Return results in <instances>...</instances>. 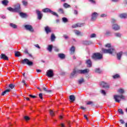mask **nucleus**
Instances as JSON below:
<instances>
[{"label":"nucleus","instance_id":"nucleus-43","mask_svg":"<svg viewBox=\"0 0 127 127\" xmlns=\"http://www.w3.org/2000/svg\"><path fill=\"white\" fill-rule=\"evenodd\" d=\"M50 114L52 117H54V116H55L54 112L52 110H50Z\"/></svg>","mask_w":127,"mask_h":127},{"label":"nucleus","instance_id":"nucleus-52","mask_svg":"<svg viewBox=\"0 0 127 127\" xmlns=\"http://www.w3.org/2000/svg\"><path fill=\"white\" fill-rule=\"evenodd\" d=\"M89 1L91 2V3H93L94 4H95V3H96V1L94 0H89Z\"/></svg>","mask_w":127,"mask_h":127},{"label":"nucleus","instance_id":"nucleus-21","mask_svg":"<svg viewBox=\"0 0 127 127\" xmlns=\"http://www.w3.org/2000/svg\"><path fill=\"white\" fill-rule=\"evenodd\" d=\"M114 35L115 36V37H118V38H121V37H122V34H121V33H115L114 34Z\"/></svg>","mask_w":127,"mask_h":127},{"label":"nucleus","instance_id":"nucleus-57","mask_svg":"<svg viewBox=\"0 0 127 127\" xmlns=\"http://www.w3.org/2000/svg\"><path fill=\"white\" fill-rule=\"evenodd\" d=\"M64 38H65V39H68L69 38V37H68V36L66 35H64Z\"/></svg>","mask_w":127,"mask_h":127},{"label":"nucleus","instance_id":"nucleus-29","mask_svg":"<svg viewBox=\"0 0 127 127\" xmlns=\"http://www.w3.org/2000/svg\"><path fill=\"white\" fill-rule=\"evenodd\" d=\"M10 26L14 29L17 28V26L13 23H10Z\"/></svg>","mask_w":127,"mask_h":127},{"label":"nucleus","instance_id":"nucleus-11","mask_svg":"<svg viewBox=\"0 0 127 127\" xmlns=\"http://www.w3.org/2000/svg\"><path fill=\"white\" fill-rule=\"evenodd\" d=\"M24 27L26 29V30H28L31 32H33L34 31L33 28H32V26L30 25L27 24L25 25Z\"/></svg>","mask_w":127,"mask_h":127},{"label":"nucleus","instance_id":"nucleus-59","mask_svg":"<svg viewBox=\"0 0 127 127\" xmlns=\"http://www.w3.org/2000/svg\"><path fill=\"white\" fill-rule=\"evenodd\" d=\"M101 17H106L107 16V14H102L101 15Z\"/></svg>","mask_w":127,"mask_h":127},{"label":"nucleus","instance_id":"nucleus-6","mask_svg":"<svg viewBox=\"0 0 127 127\" xmlns=\"http://www.w3.org/2000/svg\"><path fill=\"white\" fill-rule=\"evenodd\" d=\"M42 11L43 12H50V13L53 14V15H55V16H57V17H58V14H57L56 12L51 10L48 8L43 9Z\"/></svg>","mask_w":127,"mask_h":127},{"label":"nucleus","instance_id":"nucleus-32","mask_svg":"<svg viewBox=\"0 0 127 127\" xmlns=\"http://www.w3.org/2000/svg\"><path fill=\"white\" fill-rule=\"evenodd\" d=\"M55 38H56V37H55V35H54V34H52L51 41H54V40H55Z\"/></svg>","mask_w":127,"mask_h":127},{"label":"nucleus","instance_id":"nucleus-10","mask_svg":"<svg viewBox=\"0 0 127 127\" xmlns=\"http://www.w3.org/2000/svg\"><path fill=\"white\" fill-rule=\"evenodd\" d=\"M98 15H99L98 13L96 12H93L91 15L92 21H94V20H96L97 19V18L98 17Z\"/></svg>","mask_w":127,"mask_h":127},{"label":"nucleus","instance_id":"nucleus-63","mask_svg":"<svg viewBox=\"0 0 127 127\" xmlns=\"http://www.w3.org/2000/svg\"><path fill=\"white\" fill-rule=\"evenodd\" d=\"M111 1L113 2H118V1H119V0H111Z\"/></svg>","mask_w":127,"mask_h":127},{"label":"nucleus","instance_id":"nucleus-36","mask_svg":"<svg viewBox=\"0 0 127 127\" xmlns=\"http://www.w3.org/2000/svg\"><path fill=\"white\" fill-rule=\"evenodd\" d=\"M62 20L64 23H66V22H68V19H67L66 17H63L62 18Z\"/></svg>","mask_w":127,"mask_h":127},{"label":"nucleus","instance_id":"nucleus-18","mask_svg":"<svg viewBox=\"0 0 127 127\" xmlns=\"http://www.w3.org/2000/svg\"><path fill=\"white\" fill-rule=\"evenodd\" d=\"M1 59H3L4 60H8V58L7 56H6L5 55L2 54L1 55Z\"/></svg>","mask_w":127,"mask_h":127},{"label":"nucleus","instance_id":"nucleus-12","mask_svg":"<svg viewBox=\"0 0 127 127\" xmlns=\"http://www.w3.org/2000/svg\"><path fill=\"white\" fill-rule=\"evenodd\" d=\"M120 28L121 27H120V25L117 24H114L112 25V29L116 31L120 30Z\"/></svg>","mask_w":127,"mask_h":127},{"label":"nucleus","instance_id":"nucleus-22","mask_svg":"<svg viewBox=\"0 0 127 127\" xmlns=\"http://www.w3.org/2000/svg\"><path fill=\"white\" fill-rule=\"evenodd\" d=\"M58 56L61 59H64L65 58V55L64 54H59Z\"/></svg>","mask_w":127,"mask_h":127},{"label":"nucleus","instance_id":"nucleus-24","mask_svg":"<svg viewBox=\"0 0 127 127\" xmlns=\"http://www.w3.org/2000/svg\"><path fill=\"white\" fill-rule=\"evenodd\" d=\"M19 14H20V16H21V17L24 18V17H26V16H27L26 13H25L20 12Z\"/></svg>","mask_w":127,"mask_h":127},{"label":"nucleus","instance_id":"nucleus-31","mask_svg":"<svg viewBox=\"0 0 127 127\" xmlns=\"http://www.w3.org/2000/svg\"><path fill=\"white\" fill-rule=\"evenodd\" d=\"M64 6L65 7V8H68L69 7H71V6L67 3H64Z\"/></svg>","mask_w":127,"mask_h":127},{"label":"nucleus","instance_id":"nucleus-58","mask_svg":"<svg viewBox=\"0 0 127 127\" xmlns=\"http://www.w3.org/2000/svg\"><path fill=\"white\" fill-rule=\"evenodd\" d=\"M105 46H106V47H108V48H110V47H111V45H110V44H106V45H105Z\"/></svg>","mask_w":127,"mask_h":127},{"label":"nucleus","instance_id":"nucleus-35","mask_svg":"<svg viewBox=\"0 0 127 127\" xmlns=\"http://www.w3.org/2000/svg\"><path fill=\"white\" fill-rule=\"evenodd\" d=\"M22 4L23 5H24L25 6H26L27 5V4H28V3L27 2V1H26V0H23L22 1Z\"/></svg>","mask_w":127,"mask_h":127},{"label":"nucleus","instance_id":"nucleus-53","mask_svg":"<svg viewBox=\"0 0 127 127\" xmlns=\"http://www.w3.org/2000/svg\"><path fill=\"white\" fill-rule=\"evenodd\" d=\"M39 98H40L41 99H43V95H42V93H40L39 94Z\"/></svg>","mask_w":127,"mask_h":127},{"label":"nucleus","instance_id":"nucleus-23","mask_svg":"<svg viewBox=\"0 0 127 127\" xmlns=\"http://www.w3.org/2000/svg\"><path fill=\"white\" fill-rule=\"evenodd\" d=\"M76 74H78V72H77V70H76V69H74L73 70L72 72H71V77L75 76V75H76Z\"/></svg>","mask_w":127,"mask_h":127},{"label":"nucleus","instance_id":"nucleus-62","mask_svg":"<svg viewBox=\"0 0 127 127\" xmlns=\"http://www.w3.org/2000/svg\"><path fill=\"white\" fill-rule=\"evenodd\" d=\"M24 52H25V53L26 54H29V53H28V51L27 50H25V51H24Z\"/></svg>","mask_w":127,"mask_h":127},{"label":"nucleus","instance_id":"nucleus-47","mask_svg":"<svg viewBox=\"0 0 127 127\" xmlns=\"http://www.w3.org/2000/svg\"><path fill=\"white\" fill-rule=\"evenodd\" d=\"M24 119H25V121H29V120H30V118H29V117L28 116H25Z\"/></svg>","mask_w":127,"mask_h":127},{"label":"nucleus","instance_id":"nucleus-55","mask_svg":"<svg viewBox=\"0 0 127 127\" xmlns=\"http://www.w3.org/2000/svg\"><path fill=\"white\" fill-rule=\"evenodd\" d=\"M22 83H23L24 85H25V86H26V87L27 86V84H26V83H25V80H23L22 81Z\"/></svg>","mask_w":127,"mask_h":127},{"label":"nucleus","instance_id":"nucleus-50","mask_svg":"<svg viewBox=\"0 0 127 127\" xmlns=\"http://www.w3.org/2000/svg\"><path fill=\"white\" fill-rule=\"evenodd\" d=\"M111 22L112 23H116V22H117V20L115 19H112Z\"/></svg>","mask_w":127,"mask_h":127},{"label":"nucleus","instance_id":"nucleus-46","mask_svg":"<svg viewBox=\"0 0 127 127\" xmlns=\"http://www.w3.org/2000/svg\"><path fill=\"white\" fill-rule=\"evenodd\" d=\"M9 88H10V89H13V88H14V85H13L12 84H9Z\"/></svg>","mask_w":127,"mask_h":127},{"label":"nucleus","instance_id":"nucleus-27","mask_svg":"<svg viewBox=\"0 0 127 127\" xmlns=\"http://www.w3.org/2000/svg\"><path fill=\"white\" fill-rule=\"evenodd\" d=\"M47 50L49 51V52H51L52 51V45H49L48 47L47 48Z\"/></svg>","mask_w":127,"mask_h":127},{"label":"nucleus","instance_id":"nucleus-38","mask_svg":"<svg viewBox=\"0 0 127 127\" xmlns=\"http://www.w3.org/2000/svg\"><path fill=\"white\" fill-rule=\"evenodd\" d=\"M82 83H84V79L81 78L79 80H78V84H81Z\"/></svg>","mask_w":127,"mask_h":127},{"label":"nucleus","instance_id":"nucleus-5","mask_svg":"<svg viewBox=\"0 0 127 127\" xmlns=\"http://www.w3.org/2000/svg\"><path fill=\"white\" fill-rule=\"evenodd\" d=\"M22 64H27L28 66H32L33 65V62L29 61V60L27 59H24L21 61Z\"/></svg>","mask_w":127,"mask_h":127},{"label":"nucleus","instance_id":"nucleus-15","mask_svg":"<svg viewBox=\"0 0 127 127\" xmlns=\"http://www.w3.org/2000/svg\"><path fill=\"white\" fill-rule=\"evenodd\" d=\"M117 59L118 60H121V58H122V55H123V52H120L119 53L117 54Z\"/></svg>","mask_w":127,"mask_h":127},{"label":"nucleus","instance_id":"nucleus-54","mask_svg":"<svg viewBox=\"0 0 127 127\" xmlns=\"http://www.w3.org/2000/svg\"><path fill=\"white\" fill-rule=\"evenodd\" d=\"M35 47H36V48H38V49H40V46H39V45L38 44H36L35 45Z\"/></svg>","mask_w":127,"mask_h":127},{"label":"nucleus","instance_id":"nucleus-3","mask_svg":"<svg viewBox=\"0 0 127 127\" xmlns=\"http://www.w3.org/2000/svg\"><path fill=\"white\" fill-rule=\"evenodd\" d=\"M92 59L94 60H101L103 59V55L100 54L99 53H94L92 56Z\"/></svg>","mask_w":127,"mask_h":127},{"label":"nucleus","instance_id":"nucleus-13","mask_svg":"<svg viewBox=\"0 0 127 127\" xmlns=\"http://www.w3.org/2000/svg\"><path fill=\"white\" fill-rule=\"evenodd\" d=\"M36 12L38 15V19H41V18H42V16H43V15L41 13V12L38 10H37Z\"/></svg>","mask_w":127,"mask_h":127},{"label":"nucleus","instance_id":"nucleus-34","mask_svg":"<svg viewBox=\"0 0 127 127\" xmlns=\"http://www.w3.org/2000/svg\"><path fill=\"white\" fill-rule=\"evenodd\" d=\"M102 72V70L100 69V68H96L95 69V73H98V74H100V73Z\"/></svg>","mask_w":127,"mask_h":127},{"label":"nucleus","instance_id":"nucleus-14","mask_svg":"<svg viewBox=\"0 0 127 127\" xmlns=\"http://www.w3.org/2000/svg\"><path fill=\"white\" fill-rule=\"evenodd\" d=\"M86 64H87V66L89 67H92V61H91V60H86Z\"/></svg>","mask_w":127,"mask_h":127},{"label":"nucleus","instance_id":"nucleus-26","mask_svg":"<svg viewBox=\"0 0 127 127\" xmlns=\"http://www.w3.org/2000/svg\"><path fill=\"white\" fill-rule=\"evenodd\" d=\"M10 91V89H7L6 90H5L4 91H3L2 94L1 95L2 96H4L5 94H6V93H8Z\"/></svg>","mask_w":127,"mask_h":127},{"label":"nucleus","instance_id":"nucleus-64","mask_svg":"<svg viewBox=\"0 0 127 127\" xmlns=\"http://www.w3.org/2000/svg\"><path fill=\"white\" fill-rule=\"evenodd\" d=\"M74 14H78V11H77L76 10H74Z\"/></svg>","mask_w":127,"mask_h":127},{"label":"nucleus","instance_id":"nucleus-9","mask_svg":"<svg viewBox=\"0 0 127 127\" xmlns=\"http://www.w3.org/2000/svg\"><path fill=\"white\" fill-rule=\"evenodd\" d=\"M100 85L101 87H102L103 88H105V89H108L110 88V85L109 84L104 81H102L100 83Z\"/></svg>","mask_w":127,"mask_h":127},{"label":"nucleus","instance_id":"nucleus-8","mask_svg":"<svg viewBox=\"0 0 127 127\" xmlns=\"http://www.w3.org/2000/svg\"><path fill=\"white\" fill-rule=\"evenodd\" d=\"M90 72V70L89 69H79L77 70V73L78 74H87V73H89Z\"/></svg>","mask_w":127,"mask_h":127},{"label":"nucleus","instance_id":"nucleus-40","mask_svg":"<svg viewBox=\"0 0 127 127\" xmlns=\"http://www.w3.org/2000/svg\"><path fill=\"white\" fill-rule=\"evenodd\" d=\"M119 93H120V94H124L125 93V90L123 89H120L118 90Z\"/></svg>","mask_w":127,"mask_h":127},{"label":"nucleus","instance_id":"nucleus-48","mask_svg":"<svg viewBox=\"0 0 127 127\" xmlns=\"http://www.w3.org/2000/svg\"><path fill=\"white\" fill-rule=\"evenodd\" d=\"M101 94H102V95H104V96H106V91H105V90H101Z\"/></svg>","mask_w":127,"mask_h":127},{"label":"nucleus","instance_id":"nucleus-42","mask_svg":"<svg viewBox=\"0 0 127 127\" xmlns=\"http://www.w3.org/2000/svg\"><path fill=\"white\" fill-rule=\"evenodd\" d=\"M118 112L119 114H121V115H124V111H123L122 109H119Z\"/></svg>","mask_w":127,"mask_h":127},{"label":"nucleus","instance_id":"nucleus-7","mask_svg":"<svg viewBox=\"0 0 127 127\" xmlns=\"http://www.w3.org/2000/svg\"><path fill=\"white\" fill-rule=\"evenodd\" d=\"M47 76L49 78H52L53 76H54V73L53 70L52 69H49L47 71Z\"/></svg>","mask_w":127,"mask_h":127},{"label":"nucleus","instance_id":"nucleus-4","mask_svg":"<svg viewBox=\"0 0 127 127\" xmlns=\"http://www.w3.org/2000/svg\"><path fill=\"white\" fill-rule=\"evenodd\" d=\"M114 99L115 100V102H117V103H120L121 102V99L122 100H125V97L124 95H115L114 96Z\"/></svg>","mask_w":127,"mask_h":127},{"label":"nucleus","instance_id":"nucleus-61","mask_svg":"<svg viewBox=\"0 0 127 127\" xmlns=\"http://www.w3.org/2000/svg\"><path fill=\"white\" fill-rule=\"evenodd\" d=\"M1 18H2L3 19H5V18H6V17H5V15H1Z\"/></svg>","mask_w":127,"mask_h":127},{"label":"nucleus","instance_id":"nucleus-33","mask_svg":"<svg viewBox=\"0 0 127 127\" xmlns=\"http://www.w3.org/2000/svg\"><path fill=\"white\" fill-rule=\"evenodd\" d=\"M15 57H19L20 56V53L19 52H15Z\"/></svg>","mask_w":127,"mask_h":127},{"label":"nucleus","instance_id":"nucleus-44","mask_svg":"<svg viewBox=\"0 0 127 127\" xmlns=\"http://www.w3.org/2000/svg\"><path fill=\"white\" fill-rule=\"evenodd\" d=\"M43 90L44 91H45V92H47L48 93L51 92V90H48V89L46 88V87H44Z\"/></svg>","mask_w":127,"mask_h":127},{"label":"nucleus","instance_id":"nucleus-25","mask_svg":"<svg viewBox=\"0 0 127 127\" xmlns=\"http://www.w3.org/2000/svg\"><path fill=\"white\" fill-rule=\"evenodd\" d=\"M69 99L71 102H74V101H75V96L74 95H70L69 96Z\"/></svg>","mask_w":127,"mask_h":127},{"label":"nucleus","instance_id":"nucleus-2","mask_svg":"<svg viewBox=\"0 0 127 127\" xmlns=\"http://www.w3.org/2000/svg\"><path fill=\"white\" fill-rule=\"evenodd\" d=\"M102 51L104 53H108L109 54H116V50L114 48H111L109 49H102Z\"/></svg>","mask_w":127,"mask_h":127},{"label":"nucleus","instance_id":"nucleus-60","mask_svg":"<svg viewBox=\"0 0 127 127\" xmlns=\"http://www.w3.org/2000/svg\"><path fill=\"white\" fill-rule=\"evenodd\" d=\"M29 97H30L31 98H36V96H35L34 95H32L31 94L29 95Z\"/></svg>","mask_w":127,"mask_h":127},{"label":"nucleus","instance_id":"nucleus-30","mask_svg":"<svg viewBox=\"0 0 127 127\" xmlns=\"http://www.w3.org/2000/svg\"><path fill=\"white\" fill-rule=\"evenodd\" d=\"M83 44H85V45H90V44H92V42L90 41H85L83 42Z\"/></svg>","mask_w":127,"mask_h":127},{"label":"nucleus","instance_id":"nucleus-28","mask_svg":"<svg viewBox=\"0 0 127 127\" xmlns=\"http://www.w3.org/2000/svg\"><path fill=\"white\" fill-rule=\"evenodd\" d=\"M2 3L3 5H7V3H8V0H3L2 1Z\"/></svg>","mask_w":127,"mask_h":127},{"label":"nucleus","instance_id":"nucleus-41","mask_svg":"<svg viewBox=\"0 0 127 127\" xmlns=\"http://www.w3.org/2000/svg\"><path fill=\"white\" fill-rule=\"evenodd\" d=\"M113 77L114 79H118V78H120V75L116 74L115 75H113Z\"/></svg>","mask_w":127,"mask_h":127},{"label":"nucleus","instance_id":"nucleus-56","mask_svg":"<svg viewBox=\"0 0 127 127\" xmlns=\"http://www.w3.org/2000/svg\"><path fill=\"white\" fill-rule=\"evenodd\" d=\"M120 122L121 124H122V125H124V124H125V121H124V120H120Z\"/></svg>","mask_w":127,"mask_h":127},{"label":"nucleus","instance_id":"nucleus-16","mask_svg":"<svg viewBox=\"0 0 127 127\" xmlns=\"http://www.w3.org/2000/svg\"><path fill=\"white\" fill-rule=\"evenodd\" d=\"M74 32L76 34V35H79L80 36H82L83 35V33H81V32L77 30H75L74 31Z\"/></svg>","mask_w":127,"mask_h":127},{"label":"nucleus","instance_id":"nucleus-45","mask_svg":"<svg viewBox=\"0 0 127 127\" xmlns=\"http://www.w3.org/2000/svg\"><path fill=\"white\" fill-rule=\"evenodd\" d=\"M96 35L95 33L91 34L90 35V38H94V37H96Z\"/></svg>","mask_w":127,"mask_h":127},{"label":"nucleus","instance_id":"nucleus-51","mask_svg":"<svg viewBox=\"0 0 127 127\" xmlns=\"http://www.w3.org/2000/svg\"><path fill=\"white\" fill-rule=\"evenodd\" d=\"M87 105H91L92 106H93V102L92 101H89L87 103Z\"/></svg>","mask_w":127,"mask_h":127},{"label":"nucleus","instance_id":"nucleus-39","mask_svg":"<svg viewBox=\"0 0 127 127\" xmlns=\"http://www.w3.org/2000/svg\"><path fill=\"white\" fill-rule=\"evenodd\" d=\"M71 53H74L75 52V47L72 46L70 49Z\"/></svg>","mask_w":127,"mask_h":127},{"label":"nucleus","instance_id":"nucleus-20","mask_svg":"<svg viewBox=\"0 0 127 127\" xmlns=\"http://www.w3.org/2000/svg\"><path fill=\"white\" fill-rule=\"evenodd\" d=\"M81 26H83V24H76L75 25H72V28H75L76 27H81Z\"/></svg>","mask_w":127,"mask_h":127},{"label":"nucleus","instance_id":"nucleus-1","mask_svg":"<svg viewBox=\"0 0 127 127\" xmlns=\"http://www.w3.org/2000/svg\"><path fill=\"white\" fill-rule=\"evenodd\" d=\"M14 8H12L10 7L7 8L8 10L12 11V12H19L20 11V4L17 3L14 5Z\"/></svg>","mask_w":127,"mask_h":127},{"label":"nucleus","instance_id":"nucleus-19","mask_svg":"<svg viewBox=\"0 0 127 127\" xmlns=\"http://www.w3.org/2000/svg\"><path fill=\"white\" fill-rule=\"evenodd\" d=\"M119 17L120 18H127V14L125 13L120 14Z\"/></svg>","mask_w":127,"mask_h":127},{"label":"nucleus","instance_id":"nucleus-17","mask_svg":"<svg viewBox=\"0 0 127 127\" xmlns=\"http://www.w3.org/2000/svg\"><path fill=\"white\" fill-rule=\"evenodd\" d=\"M45 30L47 34L51 32V30L50 29V28H49V27L48 26L45 27Z\"/></svg>","mask_w":127,"mask_h":127},{"label":"nucleus","instance_id":"nucleus-37","mask_svg":"<svg viewBox=\"0 0 127 127\" xmlns=\"http://www.w3.org/2000/svg\"><path fill=\"white\" fill-rule=\"evenodd\" d=\"M58 12H59V13H64V10L62 8H60L59 10H58Z\"/></svg>","mask_w":127,"mask_h":127},{"label":"nucleus","instance_id":"nucleus-49","mask_svg":"<svg viewBox=\"0 0 127 127\" xmlns=\"http://www.w3.org/2000/svg\"><path fill=\"white\" fill-rule=\"evenodd\" d=\"M105 35H111V32H110V31H106Z\"/></svg>","mask_w":127,"mask_h":127}]
</instances>
